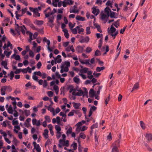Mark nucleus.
Returning <instances> with one entry per match:
<instances>
[{
	"label": "nucleus",
	"instance_id": "obj_1",
	"mask_svg": "<svg viewBox=\"0 0 152 152\" xmlns=\"http://www.w3.org/2000/svg\"><path fill=\"white\" fill-rule=\"evenodd\" d=\"M83 90L79 88L78 86H76L75 88L74 87L72 86H70L69 88V92L72 93L73 96H85L88 97V91L86 88H83Z\"/></svg>",
	"mask_w": 152,
	"mask_h": 152
},
{
	"label": "nucleus",
	"instance_id": "obj_2",
	"mask_svg": "<svg viewBox=\"0 0 152 152\" xmlns=\"http://www.w3.org/2000/svg\"><path fill=\"white\" fill-rule=\"evenodd\" d=\"M12 90L11 87L9 86H2L1 89V95L4 96L6 94L5 91L8 92H11Z\"/></svg>",
	"mask_w": 152,
	"mask_h": 152
},
{
	"label": "nucleus",
	"instance_id": "obj_3",
	"mask_svg": "<svg viewBox=\"0 0 152 152\" xmlns=\"http://www.w3.org/2000/svg\"><path fill=\"white\" fill-rule=\"evenodd\" d=\"M108 33L109 34H110L114 37L113 39H114L118 34V31H116V29L112 25L111 26L110 30L108 31Z\"/></svg>",
	"mask_w": 152,
	"mask_h": 152
},
{
	"label": "nucleus",
	"instance_id": "obj_4",
	"mask_svg": "<svg viewBox=\"0 0 152 152\" xmlns=\"http://www.w3.org/2000/svg\"><path fill=\"white\" fill-rule=\"evenodd\" d=\"M76 127L75 129V131L77 133H78L80 132H83L86 130L88 127L85 126H75Z\"/></svg>",
	"mask_w": 152,
	"mask_h": 152
},
{
	"label": "nucleus",
	"instance_id": "obj_5",
	"mask_svg": "<svg viewBox=\"0 0 152 152\" xmlns=\"http://www.w3.org/2000/svg\"><path fill=\"white\" fill-rule=\"evenodd\" d=\"M74 69L77 72H78V73L82 74L86 73L88 70V68L86 67L83 68V67H80V69H78L76 67H74Z\"/></svg>",
	"mask_w": 152,
	"mask_h": 152
},
{
	"label": "nucleus",
	"instance_id": "obj_6",
	"mask_svg": "<svg viewBox=\"0 0 152 152\" xmlns=\"http://www.w3.org/2000/svg\"><path fill=\"white\" fill-rule=\"evenodd\" d=\"M55 127L56 131V137L58 139H59L61 136V128L60 126L58 125H55Z\"/></svg>",
	"mask_w": 152,
	"mask_h": 152
},
{
	"label": "nucleus",
	"instance_id": "obj_7",
	"mask_svg": "<svg viewBox=\"0 0 152 152\" xmlns=\"http://www.w3.org/2000/svg\"><path fill=\"white\" fill-rule=\"evenodd\" d=\"M69 145V141L68 140L66 141L60 139L59 140L58 146L59 148H61L63 146H68Z\"/></svg>",
	"mask_w": 152,
	"mask_h": 152
},
{
	"label": "nucleus",
	"instance_id": "obj_8",
	"mask_svg": "<svg viewBox=\"0 0 152 152\" xmlns=\"http://www.w3.org/2000/svg\"><path fill=\"white\" fill-rule=\"evenodd\" d=\"M48 21L47 23V25L50 27L52 28L54 26L53 22L54 19V17L52 15V17H50L48 18Z\"/></svg>",
	"mask_w": 152,
	"mask_h": 152
},
{
	"label": "nucleus",
	"instance_id": "obj_9",
	"mask_svg": "<svg viewBox=\"0 0 152 152\" xmlns=\"http://www.w3.org/2000/svg\"><path fill=\"white\" fill-rule=\"evenodd\" d=\"M90 38L89 37L87 36L84 38L83 36H81V37L79 40L80 42L81 43H87L89 41Z\"/></svg>",
	"mask_w": 152,
	"mask_h": 152
},
{
	"label": "nucleus",
	"instance_id": "obj_10",
	"mask_svg": "<svg viewBox=\"0 0 152 152\" xmlns=\"http://www.w3.org/2000/svg\"><path fill=\"white\" fill-rule=\"evenodd\" d=\"M32 124L33 125H35L36 126H38L41 124V122L40 120L37 121V119L34 118L32 120Z\"/></svg>",
	"mask_w": 152,
	"mask_h": 152
},
{
	"label": "nucleus",
	"instance_id": "obj_11",
	"mask_svg": "<svg viewBox=\"0 0 152 152\" xmlns=\"http://www.w3.org/2000/svg\"><path fill=\"white\" fill-rule=\"evenodd\" d=\"M34 148L37 151V152H41V148L39 144H37L36 142H33Z\"/></svg>",
	"mask_w": 152,
	"mask_h": 152
},
{
	"label": "nucleus",
	"instance_id": "obj_12",
	"mask_svg": "<svg viewBox=\"0 0 152 152\" xmlns=\"http://www.w3.org/2000/svg\"><path fill=\"white\" fill-rule=\"evenodd\" d=\"M97 107L94 106H91L89 112L88 114V117H90L92 115V113L95 111Z\"/></svg>",
	"mask_w": 152,
	"mask_h": 152
},
{
	"label": "nucleus",
	"instance_id": "obj_13",
	"mask_svg": "<svg viewBox=\"0 0 152 152\" xmlns=\"http://www.w3.org/2000/svg\"><path fill=\"white\" fill-rule=\"evenodd\" d=\"M92 13L95 15L96 16L99 13V11L98 9L96 8V7H93L92 8Z\"/></svg>",
	"mask_w": 152,
	"mask_h": 152
},
{
	"label": "nucleus",
	"instance_id": "obj_14",
	"mask_svg": "<svg viewBox=\"0 0 152 152\" xmlns=\"http://www.w3.org/2000/svg\"><path fill=\"white\" fill-rule=\"evenodd\" d=\"M21 71L23 73H26L27 72L29 73H31V70L30 69L29 67H27L26 68L21 69Z\"/></svg>",
	"mask_w": 152,
	"mask_h": 152
},
{
	"label": "nucleus",
	"instance_id": "obj_15",
	"mask_svg": "<svg viewBox=\"0 0 152 152\" xmlns=\"http://www.w3.org/2000/svg\"><path fill=\"white\" fill-rule=\"evenodd\" d=\"M70 63L69 61H65L62 62L60 66H70Z\"/></svg>",
	"mask_w": 152,
	"mask_h": 152
},
{
	"label": "nucleus",
	"instance_id": "obj_16",
	"mask_svg": "<svg viewBox=\"0 0 152 152\" xmlns=\"http://www.w3.org/2000/svg\"><path fill=\"white\" fill-rule=\"evenodd\" d=\"M20 129V128L19 125H16L14 126V131L16 133H18V131Z\"/></svg>",
	"mask_w": 152,
	"mask_h": 152
},
{
	"label": "nucleus",
	"instance_id": "obj_17",
	"mask_svg": "<svg viewBox=\"0 0 152 152\" xmlns=\"http://www.w3.org/2000/svg\"><path fill=\"white\" fill-rule=\"evenodd\" d=\"M120 140L119 139L118 140L115 141L113 144V147H115H115L118 148V147L119 146Z\"/></svg>",
	"mask_w": 152,
	"mask_h": 152
},
{
	"label": "nucleus",
	"instance_id": "obj_18",
	"mask_svg": "<svg viewBox=\"0 0 152 152\" xmlns=\"http://www.w3.org/2000/svg\"><path fill=\"white\" fill-rule=\"evenodd\" d=\"M61 58V56L60 55H58L57 56L56 58H54V59L55 60L56 63H59L61 62L62 61Z\"/></svg>",
	"mask_w": 152,
	"mask_h": 152
},
{
	"label": "nucleus",
	"instance_id": "obj_19",
	"mask_svg": "<svg viewBox=\"0 0 152 152\" xmlns=\"http://www.w3.org/2000/svg\"><path fill=\"white\" fill-rule=\"evenodd\" d=\"M47 11V10H46L44 11V13L45 15V18H49L50 17H52V16H50L51 15H52L54 13L53 11H52L50 13H46V12Z\"/></svg>",
	"mask_w": 152,
	"mask_h": 152
},
{
	"label": "nucleus",
	"instance_id": "obj_20",
	"mask_svg": "<svg viewBox=\"0 0 152 152\" xmlns=\"http://www.w3.org/2000/svg\"><path fill=\"white\" fill-rule=\"evenodd\" d=\"M11 58H14L17 61H20V57L19 55H16L15 53L14 54L12 55L11 56Z\"/></svg>",
	"mask_w": 152,
	"mask_h": 152
},
{
	"label": "nucleus",
	"instance_id": "obj_21",
	"mask_svg": "<svg viewBox=\"0 0 152 152\" xmlns=\"http://www.w3.org/2000/svg\"><path fill=\"white\" fill-rule=\"evenodd\" d=\"M48 131L47 129L44 130V132L43 133V136L45 139H48Z\"/></svg>",
	"mask_w": 152,
	"mask_h": 152
},
{
	"label": "nucleus",
	"instance_id": "obj_22",
	"mask_svg": "<svg viewBox=\"0 0 152 152\" xmlns=\"http://www.w3.org/2000/svg\"><path fill=\"white\" fill-rule=\"evenodd\" d=\"M7 110L9 113L12 114H13L14 110L11 105H10L9 106V107L7 109Z\"/></svg>",
	"mask_w": 152,
	"mask_h": 152
},
{
	"label": "nucleus",
	"instance_id": "obj_23",
	"mask_svg": "<svg viewBox=\"0 0 152 152\" xmlns=\"http://www.w3.org/2000/svg\"><path fill=\"white\" fill-rule=\"evenodd\" d=\"M13 72L15 74H17L19 73L21 71V69H17V67H13Z\"/></svg>",
	"mask_w": 152,
	"mask_h": 152
},
{
	"label": "nucleus",
	"instance_id": "obj_24",
	"mask_svg": "<svg viewBox=\"0 0 152 152\" xmlns=\"http://www.w3.org/2000/svg\"><path fill=\"white\" fill-rule=\"evenodd\" d=\"M34 23L37 25L40 26L43 24L44 21L42 20H36Z\"/></svg>",
	"mask_w": 152,
	"mask_h": 152
},
{
	"label": "nucleus",
	"instance_id": "obj_25",
	"mask_svg": "<svg viewBox=\"0 0 152 152\" xmlns=\"http://www.w3.org/2000/svg\"><path fill=\"white\" fill-rule=\"evenodd\" d=\"M69 70L68 67H61L60 72L63 73L64 72H67Z\"/></svg>",
	"mask_w": 152,
	"mask_h": 152
},
{
	"label": "nucleus",
	"instance_id": "obj_26",
	"mask_svg": "<svg viewBox=\"0 0 152 152\" xmlns=\"http://www.w3.org/2000/svg\"><path fill=\"white\" fill-rule=\"evenodd\" d=\"M65 129L67 130L66 134L67 135H69L72 132V128L71 127H70L68 129H67V128L66 127Z\"/></svg>",
	"mask_w": 152,
	"mask_h": 152
},
{
	"label": "nucleus",
	"instance_id": "obj_27",
	"mask_svg": "<svg viewBox=\"0 0 152 152\" xmlns=\"http://www.w3.org/2000/svg\"><path fill=\"white\" fill-rule=\"evenodd\" d=\"M95 92L93 89H91L89 92V96L91 97H93L95 95Z\"/></svg>",
	"mask_w": 152,
	"mask_h": 152
},
{
	"label": "nucleus",
	"instance_id": "obj_28",
	"mask_svg": "<svg viewBox=\"0 0 152 152\" xmlns=\"http://www.w3.org/2000/svg\"><path fill=\"white\" fill-rule=\"evenodd\" d=\"M76 50L79 53H82L83 52V47L80 46H78L76 48Z\"/></svg>",
	"mask_w": 152,
	"mask_h": 152
},
{
	"label": "nucleus",
	"instance_id": "obj_29",
	"mask_svg": "<svg viewBox=\"0 0 152 152\" xmlns=\"http://www.w3.org/2000/svg\"><path fill=\"white\" fill-rule=\"evenodd\" d=\"M79 137L83 139H85L86 138V136L84 132H80L79 134Z\"/></svg>",
	"mask_w": 152,
	"mask_h": 152
},
{
	"label": "nucleus",
	"instance_id": "obj_30",
	"mask_svg": "<svg viewBox=\"0 0 152 152\" xmlns=\"http://www.w3.org/2000/svg\"><path fill=\"white\" fill-rule=\"evenodd\" d=\"M23 23H24L29 26L31 23L30 20L28 18H25L24 19Z\"/></svg>",
	"mask_w": 152,
	"mask_h": 152
},
{
	"label": "nucleus",
	"instance_id": "obj_31",
	"mask_svg": "<svg viewBox=\"0 0 152 152\" xmlns=\"http://www.w3.org/2000/svg\"><path fill=\"white\" fill-rule=\"evenodd\" d=\"M76 20H79L81 21H84L85 20V18L82 17H81L79 15H77L76 17Z\"/></svg>",
	"mask_w": 152,
	"mask_h": 152
},
{
	"label": "nucleus",
	"instance_id": "obj_32",
	"mask_svg": "<svg viewBox=\"0 0 152 152\" xmlns=\"http://www.w3.org/2000/svg\"><path fill=\"white\" fill-rule=\"evenodd\" d=\"M33 16L35 18L39 17L40 16V13L38 12L37 9V11L36 10L33 12Z\"/></svg>",
	"mask_w": 152,
	"mask_h": 152
},
{
	"label": "nucleus",
	"instance_id": "obj_33",
	"mask_svg": "<svg viewBox=\"0 0 152 152\" xmlns=\"http://www.w3.org/2000/svg\"><path fill=\"white\" fill-rule=\"evenodd\" d=\"M110 11L111 10H110V8L108 7H107L105 9V12L107 14V16L108 17H109L110 16Z\"/></svg>",
	"mask_w": 152,
	"mask_h": 152
},
{
	"label": "nucleus",
	"instance_id": "obj_34",
	"mask_svg": "<svg viewBox=\"0 0 152 152\" xmlns=\"http://www.w3.org/2000/svg\"><path fill=\"white\" fill-rule=\"evenodd\" d=\"M78 77V76H76L73 78L74 82L77 84H78L80 83V79Z\"/></svg>",
	"mask_w": 152,
	"mask_h": 152
},
{
	"label": "nucleus",
	"instance_id": "obj_35",
	"mask_svg": "<svg viewBox=\"0 0 152 152\" xmlns=\"http://www.w3.org/2000/svg\"><path fill=\"white\" fill-rule=\"evenodd\" d=\"M145 137L148 141L152 140V135L151 134H146L145 136Z\"/></svg>",
	"mask_w": 152,
	"mask_h": 152
},
{
	"label": "nucleus",
	"instance_id": "obj_36",
	"mask_svg": "<svg viewBox=\"0 0 152 152\" xmlns=\"http://www.w3.org/2000/svg\"><path fill=\"white\" fill-rule=\"evenodd\" d=\"M139 87V83H136L132 89V90L131 91V92H132L133 91L135 90H137Z\"/></svg>",
	"mask_w": 152,
	"mask_h": 152
},
{
	"label": "nucleus",
	"instance_id": "obj_37",
	"mask_svg": "<svg viewBox=\"0 0 152 152\" xmlns=\"http://www.w3.org/2000/svg\"><path fill=\"white\" fill-rule=\"evenodd\" d=\"M97 132H97L96 130L94 133V137L95 142H98V138L99 137V135L97 134Z\"/></svg>",
	"mask_w": 152,
	"mask_h": 152
},
{
	"label": "nucleus",
	"instance_id": "obj_38",
	"mask_svg": "<svg viewBox=\"0 0 152 152\" xmlns=\"http://www.w3.org/2000/svg\"><path fill=\"white\" fill-rule=\"evenodd\" d=\"M23 113H24L26 116H28L30 115V111L29 110H24Z\"/></svg>",
	"mask_w": 152,
	"mask_h": 152
},
{
	"label": "nucleus",
	"instance_id": "obj_39",
	"mask_svg": "<svg viewBox=\"0 0 152 152\" xmlns=\"http://www.w3.org/2000/svg\"><path fill=\"white\" fill-rule=\"evenodd\" d=\"M0 133L4 137V138L7 137V135L6 133L2 129L0 130Z\"/></svg>",
	"mask_w": 152,
	"mask_h": 152
},
{
	"label": "nucleus",
	"instance_id": "obj_40",
	"mask_svg": "<svg viewBox=\"0 0 152 152\" xmlns=\"http://www.w3.org/2000/svg\"><path fill=\"white\" fill-rule=\"evenodd\" d=\"M59 83V81L58 80H56L55 81H53L51 82L50 83V86H53L55 84H58Z\"/></svg>",
	"mask_w": 152,
	"mask_h": 152
},
{
	"label": "nucleus",
	"instance_id": "obj_41",
	"mask_svg": "<svg viewBox=\"0 0 152 152\" xmlns=\"http://www.w3.org/2000/svg\"><path fill=\"white\" fill-rule=\"evenodd\" d=\"M80 104L79 103H74L73 106L75 109H78L79 108Z\"/></svg>",
	"mask_w": 152,
	"mask_h": 152
},
{
	"label": "nucleus",
	"instance_id": "obj_42",
	"mask_svg": "<svg viewBox=\"0 0 152 152\" xmlns=\"http://www.w3.org/2000/svg\"><path fill=\"white\" fill-rule=\"evenodd\" d=\"M86 123V121L82 120L80 122H78L76 124L75 126H82Z\"/></svg>",
	"mask_w": 152,
	"mask_h": 152
},
{
	"label": "nucleus",
	"instance_id": "obj_43",
	"mask_svg": "<svg viewBox=\"0 0 152 152\" xmlns=\"http://www.w3.org/2000/svg\"><path fill=\"white\" fill-rule=\"evenodd\" d=\"M14 72L13 71H11L10 73L8 74V75L10 77V79L12 80L14 76Z\"/></svg>",
	"mask_w": 152,
	"mask_h": 152
},
{
	"label": "nucleus",
	"instance_id": "obj_44",
	"mask_svg": "<svg viewBox=\"0 0 152 152\" xmlns=\"http://www.w3.org/2000/svg\"><path fill=\"white\" fill-rule=\"evenodd\" d=\"M45 121H46L48 123H50L51 122V119L50 117L47 115H46L45 116Z\"/></svg>",
	"mask_w": 152,
	"mask_h": 152
},
{
	"label": "nucleus",
	"instance_id": "obj_45",
	"mask_svg": "<svg viewBox=\"0 0 152 152\" xmlns=\"http://www.w3.org/2000/svg\"><path fill=\"white\" fill-rule=\"evenodd\" d=\"M52 140V139L50 140V139L48 138V140H47V141H46V142L45 143V146H47L48 145H49L50 144H51V142Z\"/></svg>",
	"mask_w": 152,
	"mask_h": 152
},
{
	"label": "nucleus",
	"instance_id": "obj_46",
	"mask_svg": "<svg viewBox=\"0 0 152 152\" xmlns=\"http://www.w3.org/2000/svg\"><path fill=\"white\" fill-rule=\"evenodd\" d=\"M113 2V1H111V0H108L107 3L106 4V5L107 6H110L111 7H112V3Z\"/></svg>",
	"mask_w": 152,
	"mask_h": 152
},
{
	"label": "nucleus",
	"instance_id": "obj_47",
	"mask_svg": "<svg viewBox=\"0 0 152 152\" xmlns=\"http://www.w3.org/2000/svg\"><path fill=\"white\" fill-rule=\"evenodd\" d=\"M11 52H8L6 50H5L4 52V53L5 54L6 56L8 58L10 56L11 54Z\"/></svg>",
	"mask_w": 152,
	"mask_h": 152
},
{
	"label": "nucleus",
	"instance_id": "obj_48",
	"mask_svg": "<svg viewBox=\"0 0 152 152\" xmlns=\"http://www.w3.org/2000/svg\"><path fill=\"white\" fill-rule=\"evenodd\" d=\"M77 142L79 143V147H78V150L79 152H82V149L81 148V145L80 144V142L79 141V138H78L77 140Z\"/></svg>",
	"mask_w": 152,
	"mask_h": 152
},
{
	"label": "nucleus",
	"instance_id": "obj_49",
	"mask_svg": "<svg viewBox=\"0 0 152 152\" xmlns=\"http://www.w3.org/2000/svg\"><path fill=\"white\" fill-rule=\"evenodd\" d=\"M85 116L86 121L87 122H89L90 121H91V120L92 119L91 117H90L88 116H88H87L86 115H85Z\"/></svg>",
	"mask_w": 152,
	"mask_h": 152
},
{
	"label": "nucleus",
	"instance_id": "obj_50",
	"mask_svg": "<svg viewBox=\"0 0 152 152\" xmlns=\"http://www.w3.org/2000/svg\"><path fill=\"white\" fill-rule=\"evenodd\" d=\"M140 126L143 129H145V124L142 121H141L140 122Z\"/></svg>",
	"mask_w": 152,
	"mask_h": 152
},
{
	"label": "nucleus",
	"instance_id": "obj_51",
	"mask_svg": "<svg viewBox=\"0 0 152 152\" xmlns=\"http://www.w3.org/2000/svg\"><path fill=\"white\" fill-rule=\"evenodd\" d=\"M8 121H4L2 123H1V124L4 127H6L7 126V123H8Z\"/></svg>",
	"mask_w": 152,
	"mask_h": 152
},
{
	"label": "nucleus",
	"instance_id": "obj_52",
	"mask_svg": "<svg viewBox=\"0 0 152 152\" xmlns=\"http://www.w3.org/2000/svg\"><path fill=\"white\" fill-rule=\"evenodd\" d=\"M98 124L97 123L93 124L91 127V129H94L98 127Z\"/></svg>",
	"mask_w": 152,
	"mask_h": 152
},
{
	"label": "nucleus",
	"instance_id": "obj_53",
	"mask_svg": "<svg viewBox=\"0 0 152 152\" xmlns=\"http://www.w3.org/2000/svg\"><path fill=\"white\" fill-rule=\"evenodd\" d=\"M108 17L107 15L104 14H102L101 15V18L102 20H104L106 18H108Z\"/></svg>",
	"mask_w": 152,
	"mask_h": 152
},
{
	"label": "nucleus",
	"instance_id": "obj_54",
	"mask_svg": "<svg viewBox=\"0 0 152 152\" xmlns=\"http://www.w3.org/2000/svg\"><path fill=\"white\" fill-rule=\"evenodd\" d=\"M12 124L13 125L15 126L16 125H19V123L17 120L15 121L14 120H13L12 121Z\"/></svg>",
	"mask_w": 152,
	"mask_h": 152
},
{
	"label": "nucleus",
	"instance_id": "obj_55",
	"mask_svg": "<svg viewBox=\"0 0 152 152\" xmlns=\"http://www.w3.org/2000/svg\"><path fill=\"white\" fill-rule=\"evenodd\" d=\"M86 34H90L91 33V31H90V27H87L86 28Z\"/></svg>",
	"mask_w": 152,
	"mask_h": 152
},
{
	"label": "nucleus",
	"instance_id": "obj_56",
	"mask_svg": "<svg viewBox=\"0 0 152 152\" xmlns=\"http://www.w3.org/2000/svg\"><path fill=\"white\" fill-rule=\"evenodd\" d=\"M104 69V67H97L96 70L97 72H100Z\"/></svg>",
	"mask_w": 152,
	"mask_h": 152
},
{
	"label": "nucleus",
	"instance_id": "obj_57",
	"mask_svg": "<svg viewBox=\"0 0 152 152\" xmlns=\"http://www.w3.org/2000/svg\"><path fill=\"white\" fill-rule=\"evenodd\" d=\"M110 96H109L105 99V102L106 105L108 104V102L110 100Z\"/></svg>",
	"mask_w": 152,
	"mask_h": 152
},
{
	"label": "nucleus",
	"instance_id": "obj_58",
	"mask_svg": "<svg viewBox=\"0 0 152 152\" xmlns=\"http://www.w3.org/2000/svg\"><path fill=\"white\" fill-rule=\"evenodd\" d=\"M110 16L111 18H115V12H112L110 11Z\"/></svg>",
	"mask_w": 152,
	"mask_h": 152
},
{
	"label": "nucleus",
	"instance_id": "obj_59",
	"mask_svg": "<svg viewBox=\"0 0 152 152\" xmlns=\"http://www.w3.org/2000/svg\"><path fill=\"white\" fill-rule=\"evenodd\" d=\"M102 86H98V91L96 92L97 94L98 95H99V94L100 91L101 90V89H102Z\"/></svg>",
	"mask_w": 152,
	"mask_h": 152
},
{
	"label": "nucleus",
	"instance_id": "obj_60",
	"mask_svg": "<svg viewBox=\"0 0 152 152\" xmlns=\"http://www.w3.org/2000/svg\"><path fill=\"white\" fill-rule=\"evenodd\" d=\"M107 139L109 141H110L112 140V136L111 134V133H110L109 135H108L107 136Z\"/></svg>",
	"mask_w": 152,
	"mask_h": 152
},
{
	"label": "nucleus",
	"instance_id": "obj_61",
	"mask_svg": "<svg viewBox=\"0 0 152 152\" xmlns=\"http://www.w3.org/2000/svg\"><path fill=\"white\" fill-rule=\"evenodd\" d=\"M73 147L74 150H76L77 149V144L76 143L74 142L72 145Z\"/></svg>",
	"mask_w": 152,
	"mask_h": 152
},
{
	"label": "nucleus",
	"instance_id": "obj_62",
	"mask_svg": "<svg viewBox=\"0 0 152 152\" xmlns=\"http://www.w3.org/2000/svg\"><path fill=\"white\" fill-rule=\"evenodd\" d=\"M48 96L50 97H52L53 95V93L52 91H49L47 92Z\"/></svg>",
	"mask_w": 152,
	"mask_h": 152
},
{
	"label": "nucleus",
	"instance_id": "obj_63",
	"mask_svg": "<svg viewBox=\"0 0 152 152\" xmlns=\"http://www.w3.org/2000/svg\"><path fill=\"white\" fill-rule=\"evenodd\" d=\"M86 53H89L92 51V49L90 47H88L86 48Z\"/></svg>",
	"mask_w": 152,
	"mask_h": 152
},
{
	"label": "nucleus",
	"instance_id": "obj_64",
	"mask_svg": "<svg viewBox=\"0 0 152 152\" xmlns=\"http://www.w3.org/2000/svg\"><path fill=\"white\" fill-rule=\"evenodd\" d=\"M112 152H118V148L115 147H115H113Z\"/></svg>",
	"mask_w": 152,
	"mask_h": 152
}]
</instances>
